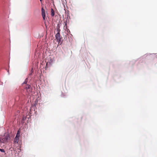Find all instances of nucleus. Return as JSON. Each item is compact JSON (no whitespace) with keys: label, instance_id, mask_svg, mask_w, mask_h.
I'll return each mask as SVG.
<instances>
[{"label":"nucleus","instance_id":"1","mask_svg":"<svg viewBox=\"0 0 157 157\" xmlns=\"http://www.w3.org/2000/svg\"><path fill=\"white\" fill-rule=\"evenodd\" d=\"M10 138L8 134H5L3 136H2L0 139V142L6 143L8 142V140Z\"/></svg>","mask_w":157,"mask_h":157},{"label":"nucleus","instance_id":"2","mask_svg":"<svg viewBox=\"0 0 157 157\" xmlns=\"http://www.w3.org/2000/svg\"><path fill=\"white\" fill-rule=\"evenodd\" d=\"M56 38L57 41L59 43L61 41V37L60 33L58 32L56 35Z\"/></svg>","mask_w":157,"mask_h":157},{"label":"nucleus","instance_id":"3","mask_svg":"<svg viewBox=\"0 0 157 157\" xmlns=\"http://www.w3.org/2000/svg\"><path fill=\"white\" fill-rule=\"evenodd\" d=\"M41 10H42V16L43 17V19L44 20H45V12H44V9L43 8H42Z\"/></svg>","mask_w":157,"mask_h":157},{"label":"nucleus","instance_id":"4","mask_svg":"<svg viewBox=\"0 0 157 157\" xmlns=\"http://www.w3.org/2000/svg\"><path fill=\"white\" fill-rule=\"evenodd\" d=\"M19 138L17 137L16 136L14 140V141L15 143H17L19 141Z\"/></svg>","mask_w":157,"mask_h":157},{"label":"nucleus","instance_id":"5","mask_svg":"<svg viewBox=\"0 0 157 157\" xmlns=\"http://www.w3.org/2000/svg\"><path fill=\"white\" fill-rule=\"evenodd\" d=\"M51 15L52 16H54L55 14L53 10L52 9H51Z\"/></svg>","mask_w":157,"mask_h":157},{"label":"nucleus","instance_id":"6","mask_svg":"<svg viewBox=\"0 0 157 157\" xmlns=\"http://www.w3.org/2000/svg\"><path fill=\"white\" fill-rule=\"evenodd\" d=\"M31 87V86L29 85H26V86L25 87V88L27 90L28 89H30Z\"/></svg>","mask_w":157,"mask_h":157},{"label":"nucleus","instance_id":"7","mask_svg":"<svg viewBox=\"0 0 157 157\" xmlns=\"http://www.w3.org/2000/svg\"><path fill=\"white\" fill-rule=\"evenodd\" d=\"M19 136H20V132L19 131H18L17 132V135H16V136L17 137H19Z\"/></svg>","mask_w":157,"mask_h":157},{"label":"nucleus","instance_id":"8","mask_svg":"<svg viewBox=\"0 0 157 157\" xmlns=\"http://www.w3.org/2000/svg\"><path fill=\"white\" fill-rule=\"evenodd\" d=\"M0 151L2 152H5L4 150L3 149H0Z\"/></svg>","mask_w":157,"mask_h":157},{"label":"nucleus","instance_id":"9","mask_svg":"<svg viewBox=\"0 0 157 157\" xmlns=\"http://www.w3.org/2000/svg\"><path fill=\"white\" fill-rule=\"evenodd\" d=\"M27 83V81H26L25 80V82L23 83V84H26Z\"/></svg>","mask_w":157,"mask_h":157},{"label":"nucleus","instance_id":"10","mask_svg":"<svg viewBox=\"0 0 157 157\" xmlns=\"http://www.w3.org/2000/svg\"><path fill=\"white\" fill-rule=\"evenodd\" d=\"M40 0V2H42V0Z\"/></svg>","mask_w":157,"mask_h":157}]
</instances>
